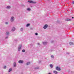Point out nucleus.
I'll return each instance as SVG.
<instances>
[{
	"label": "nucleus",
	"instance_id": "obj_1",
	"mask_svg": "<svg viewBox=\"0 0 74 74\" xmlns=\"http://www.w3.org/2000/svg\"><path fill=\"white\" fill-rule=\"evenodd\" d=\"M56 70L58 71H60V68L59 66H57L56 67Z\"/></svg>",
	"mask_w": 74,
	"mask_h": 74
},
{
	"label": "nucleus",
	"instance_id": "obj_2",
	"mask_svg": "<svg viewBox=\"0 0 74 74\" xmlns=\"http://www.w3.org/2000/svg\"><path fill=\"white\" fill-rule=\"evenodd\" d=\"M14 17H11V22H12L13 21H14Z\"/></svg>",
	"mask_w": 74,
	"mask_h": 74
},
{
	"label": "nucleus",
	"instance_id": "obj_3",
	"mask_svg": "<svg viewBox=\"0 0 74 74\" xmlns=\"http://www.w3.org/2000/svg\"><path fill=\"white\" fill-rule=\"evenodd\" d=\"M48 27V25H45V26L43 27L44 29H45L47 28V27Z\"/></svg>",
	"mask_w": 74,
	"mask_h": 74
},
{
	"label": "nucleus",
	"instance_id": "obj_4",
	"mask_svg": "<svg viewBox=\"0 0 74 74\" xmlns=\"http://www.w3.org/2000/svg\"><path fill=\"white\" fill-rule=\"evenodd\" d=\"M66 21H71V19L70 18H66Z\"/></svg>",
	"mask_w": 74,
	"mask_h": 74
},
{
	"label": "nucleus",
	"instance_id": "obj_5",
	"mask_svg": "<svg viewBox=\"0 0 74 74\" xmlns=\"http://www.w3.org/2000/svg\"><path fill=\"white\" fill-rule=\"evenodd\" d=\"M28 2L30 3H35L34 2L32 1H28Z\"/></svg>",
	"mask_w": 74,
	"mask_h": 74
},
{
	"label": "nucleus",
	"instance_id": "obj_6",
	"mask_svg": "<svg viewBox=\"0 0 74 74\" xmlns=\"http://www.w3.org/2000/svg\"><path fill=\"white\" fill-rule=\"evenodd\" d=\"M69 44L71 45H74V43H73V42H69Z\"/></svg>",
	"mask_w": 74,
	"mask_h": 74
},
{
	"label": "nucleus",
	"instance_id": "obj_7",
	"mask_svg": "<svg viewBox=\"0 0 74 74\" xmlns=\"http://www.w3.org/2000/svg\"><path fill=\"white\" fill-rule=\"evenodd\" d=\"M23 62V61L22 60H20L18 61V63H22Z\"/></svg>",
	"mask_w": 74,
	"mask_h": 74
},
{
	"label": "nucleus",
	"instance_id": "obj_8",
	"mask_svg": "<svg viewBox=\"0 0 74 74\" xmlns=\"http://www.w3.org/2000/svg\"><path fill=\"white\" fill-rule=\"evenodd\" d=\"M15 28L13 27L12 29V32H14V31H15Z\"/></svg>",
	"mask_w": 74,
	"mask_h": 74
},
{
	"label": "nucleus",
	"instance_id": "obj_9",
	"mask_svg": "<svg viewBox=\"0 0 74 74\" xmlns=\"http://www.w3.org/2000/svg\"><path fill=\"white\" fill-rule=\"evenodd\" d=\"M53 72L54 73H55V74H57L58 73V72L56 71H53Z\"/></svg>",
	"mask_w": 74,
	"mask_h": 74
},
{
	"label": "nucleus",
	"instance_id": "obj_10",
	"mask_svg": "<svg viewBox=\"0 0 74 74\" xmlns=\"http://www.w3.org/2000/svg\"><path fill=\"white\" fill-rule=\"evenodd\" d=\"M21 47H22V45H21V46H20V47L18 48V51H20V49H21Z\"/></svg>",
	"mask_w": 74,
	"mask_h": 74
},
{
	"label": "nucleus",
	"instance_id": "obj_11",
	"mask_svg": "<svg viewBox=\"0 0 74 74\" xmlns=\"http://www.w3.org/2000/svg\"><path fill=\"white\" fill-rule=\"evenodd\" d=\"M47 44V42H43V45H45Z\"/></svg>",
	"mask_w": 74,
	"mask_h": 74
},
{
	"label": "nucleus",
	"instance_id": "obj_12",
	"mask_svg": "<svg viewBox=\"0 0 74 74\" xmlns=\"http://www.w3.org/2000/svg\"><path fill=\"white\" fill-rule=\"evenodd\" d=\"M66 55H69L70 54V52H67L66 53Z\"/></svg>",
	"mask_w": 74,
	"mask_h": 74
},
{
	"label": "nucleus",
	"instance_id": "obj_13",
	"mask_svg": "<svg viewBox=\"0 0 74 74\" xmlns=\"http://www.w3.org/2000/svg\"><path fill=\"white\" fill-rule=\"evenodd\" d=\"M30 26L29 24H27L26 25V27H28V26Z\"/></svg>",
	"mask_w": 74,
	"mask_h": 74
},
{
	"label": "nucleus",
	"instance_id": "obj_14",
	"mask_svg": "<svg viewBox=\"0 0 74 74\" xmlns=\"http://www.w3.org/2000/svg\"><path fill=\"white\" fill-rule=\"evenodd\" d=\"M30 62H29L26 64V65H29L30 64Z\"/></svg>",
	"mask_w": 74,
	"mask_h": 74
},
{
	"label": "nucleus",
	"instance_id": "obj_15",
	"mask_svg": "<svg viewBox=\"0 0 74 74\" xmlns=\"http://www.w3.org/2000/svg\"><path fill=\"white\" fill-rule=\"evenodd\" d=\"M50 66L51 67V68H52L53 67V65H52V64H51L50 65Z\"/></svg>",
	"mask_w": 74,
	"mask_h": 74
},
{
	"label": "nucleus",
	"instance_id": "obj_16",
	"mask_svg": "<svg viewBox=\"0 0 74 74\" xmlns=\"http://www.w3.org/2000/svg\"><path fill=\"white\" fill-rule=\"evenodd\" d=\"M12 71V69H10L9 70V72H10V71Z\"/></svg>",
	"mask_w": 74,
	"mask_h": 74
},
{
	"label": "nucleus",
	"instance_id": "obj_17",
	"mask_svg": "<svg viewBox=\"0 0 74 74\" xmlns=\"http://www.w3.org/2000/svg\"><path fill=\"white\" fill-rule=\"evenodd\" d=\"M11 8V7L9 6H8L7 7V8Z\"/></svg>",
	"mask_w": 74,
	"mask_h": 74
},
{
	"label": "nucleus",
	"instance_id": "obj_18",
	"mask_svg": "<svg viewBox=\"0 0 74 74\" xmlns=\"http://www.w3.org/2000/svg\"><path fill=\"white\" fill-rule=\"evenodd\" d=\"M10 34V33L9 32H8L6 33V34L7 35H8V34Z\"/></svg>",
	"mask_w": 74,
	"mask_h": 74
},
{
	"label": "nucleus",
	"instance_id": "obj_19",
	"mask_svg": "<svg viewBox=\"0 0 74 74\" xmlns=\"http://www.w3.org/2000/svg\"><path fill=\"white\" fill-rule=\"evenodd\" d=\"M14 67H15V66H16V64H15V62L14 63Z\"/></svg>",
	"mask_w": 74,
	"mask_h": 74
},
{
	"label": "nucleus",
	"instance_id": "obj_20",
	"mask_svg": "<svg viewBox=\"0 0 74 74\" xmlns=\"http://www.w3.org/2000/svg\"><path fill=\"white\" fill-rule=\"evenodd\" d=\"M22 52H25V50H23L22 51Z\"/></svg>",
	"mask_w": 74,
	"mask_h": 74
},
{
	"label": "nucleus",
	"instance_id": "obj_21",
	"mask_svg": "<svg viewBox=\"0 0 74 74\" xmlns=\"http://www.w3.org/2000/svg\"><path fill=\"white\" fill-rule=\"evenodd\" d=\"M27 10H28V11H30V9L28 8L27 9Z\"/></svg>",
	"mask_w": 74,
	"mask_h": 74
},
{
	"label": "nucleus",
	"instance_id": "obj_22",
	"mask_svg": "<svg viewBox=\"0 0 74 74\" xmlns=\"http://www.w3.org/2000/svg\"><path fill=\"white\" fill-rule=\"evenodd\" d=\"M51 58H54V56H53V55H51Z\"/></svg>",
	"mask_w": 74,
	"mask_h": 74
},
{
	"label": "nucleus",
	"instance_id": "obj_23",
	"mask_svg": "<svg viewBox=\"0 0 74 74\" xmlns=\"http://www.w3.org/2000/svg\"><path fill=\"white\" fill-rule=\"evenodd\" d=\"M35 35H36V36H37V35H38V34H37V33H36Z\"/></svg>",
	"mask_w": 74,
	"mask_h": 74
},
{
	"label": "nucleus",
	"instance_id": "obj_24",
	"mask_svg": "<svg viewBox=\"0 0 74 74\" xmlns=\"http://www.w3.org/2000/svg\"><path fill=\"white\" fill-rule=\"evenodd\" d=\"M6 66H4V69H6Z\"/></svg>",
	"mask_w": 74,
	"mask_h": 74
},
{
	"label": "nucleus",
	"instance_id": "obj_25",
	"mask_svg": "<svg viewBox=\"0 0 74 74\" xmlns=\"http://www.w3.org/2000/svg\"><path fill=\"white\" fill-rule=\"evenodd\" d=\"M72 4H74V1H73V2H72Z\"/></svg>",
	"mask_w": 74,
	"mask_h": 74
},
{
	"label": "nucleus",
	"instance_id": "obj_26",
	"mask_svg": "<svg viewBox=\"0 0 74 74\" xmlns=\"http://www.w3.org/2000/svg\"><path fill=\"white\" fill-rule=\"evenodd\" d=\"M38 68H35V69H38Z\"/></svg>",
	"mask_w": 74,
	"mask_h": 74
},
{
	"label": "nucleus",
	"instance_id": "obj_27",
	"mask_svg": "<svg viewBox=\"0 0 74 74\" xmlns=\"http://www.w3.org/2000/svg\"><path fill=\"white\" fill-rule=\"evenodd\" d=\"M5 24H8V23H7V22H6V23H5Z\"/></svg>",
	"mask_w": 74,
	"mask_h": 74
},
{
	"label": "nucleus",
	"instance_id": "obj_28",
	"mask_svg": "<svg viewBox=\"0 0 74 74\" xmlns=\"http://www.w3.org/2000/svg\"><path fill=\"white\" fill-rule=\"evenodd\" d=\"M72 19H73L74 17H72Z\"/></svg>",
	"mask_w": 74,
	"mask_h": 74
},
{
	"label": "nucleus",
	"instance_id": "obj_29",
	"mask_svg": "<svg viewBox=\"0 0 74 74\" xmlns=\"http://www.w3.org/2000/svg\"><path fill=\"white\" fill-rule=\"evenodd\" d=\"M5 38H8V37H6Z\"/></svg>",
	"mask_w": 74,
	"mask_h": 74
},
{
	"label": "nucleus",
	"instance_id": "obj_30",
	"mask_svg": "<svg viewBox=\"0 0 74 74\" xmlns=\"http://www.w3.org/2000/svg\"><path fill=\"white\" fill-rule=\"evenodd\" d=\"M21 29H22V30H23V29H22V28H21Z\"/></svg>",
	"mask_w": 74,
	"mask_h": 74
},
{
	"label": "nucleus",
	"instance_id": "obj_31",
	"mask_svg": "<svg viewBox=\"0 0 74 74\" xmlns=\"http://www.w3.org/2000/svg\"><path fill=\"white\" fill-rule=\"evenodd\" d=\"M38 45H39L40 44L39 43H38Z\"/></svg>",
	"mask_w": 74,
	"mask_h": 74
}]
</instances>
